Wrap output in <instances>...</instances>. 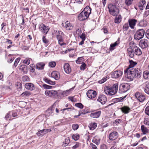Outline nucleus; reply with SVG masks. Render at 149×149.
<instances>
[{"instance_id":"obj_1","label":"nucleus","mask_w":149,"mask_h":149,"mask_svg":"<svg viewBox=\"0 0 149 149\" xmlns=\"http://www.w3.org/2000/svg\"><path fill=\"white\" fill-rule=\"evenodd\" d=\"M108 8L110 14L113 16H116L119 13L118 7L115 3L109 4Z\"/></svg>"},{"instance_id":"obj_2","label":"nucleus","mask_w":149,"mask_h":149,"mask_svg":"<svg viewBox=\"0 0 149 149\" xmlns=\"http://www.w3.org/2000/svg\"><path fill=\"white\" fill-rule=\"evenodd\" d=\"M142 72L141 70L138 68H132V70H131L130 72L131 76L128 77V79L132 80H133L134 77L136 78H139L141 76Z\"/></svg>"},{"instance_id":"obj_3","label":"nucleus","mask_w":149,"mask_h":149,"mask_svg":"<svg viewBox=\"0 0 149 149\" xmlns=\"http://www.w3.org/2000/svg\"><path fill=\"white\" fill-rule=\"evenodd\" d=\"M130 88L129 84L125 83L120 84L119 87V93H122L128 91Z\"/></svg>"},{"instance_id":"obj_4","label":"nucleus","mask_w":149,"mask_h":149,"mask_svg":"<svg viewBox=\"0 0 149 149\" xmlns=\"http://www.w3.org/2000/svg\"><path fill=\"white\" fill-rule=\"evenodd\" d=\"M145 31L143 29H139L137 31L134 35V39L139 40L142 39L144 36Z\"/></svg>"},{"instance_id":"obj_5","label":"nucleus","mask_w":149,"mask_h":149,"mask_svg":"<svg viewBox=\"0 0 149 149\" xmlns=\"http://www.w3.org/2000/svg\"><path fill=\"white\" fill-rule=\"evenodd\" d=\"M45 94L47 96L53 98H56L58 96L57 92L54 90H46L45 91Z\"/></svg>"},{"instance_id":"obj_6","label":"nucleus","mask_w":149,"mask_h":149,"mask_svg":"<svg viewBox=\"0 0 149 149\" xmlns=\"http://www.w3.org/2000/svg\"><path fill=\"white\" fill-rule=\"evenodd\" d=\"M135 96L138 100L140 102H143L146 99L145 96L141 93L137 92L135 94Z\"/></svg>"},{"instance_id":"obj_7","label":"nucleus","mask_w":149,"mask_h":149,"mask_svg":"<svg viewBox=\"0 0 149 149\" xmlns=\"http://www.w3.org/2000/svg\"><path fill=\"white\" fill-rule=\"evenodd\" d=\"M123 74V72L120 70H116L113 72L111 74V77L113 78L116 79L120 77Z\"/></svg>"},{"instance_id":"obj_8","label":"nucleus","mask_w":149,"mask_h":149,"mask_svg":"<svg viewBox=\"0 0 149 149\" xmlns=\"http://www.w3.org/2000/svg\"><path fill=\"white\" fill-rule=\"evenodd\" d=\"M139 45L142 48L145 49L148 46V42L147 39H143L140 41Z\"/></svg>"},{"instance_id":"obj_9","label":"nucleus","mask_w":149,"mask_h":149,"mask_svg":"<svg viewBox=\"0 0 149 149\" xmlns=\"http://www.w3.org/2000/svg\"><path fill=\"white\" fill-rule=\"evenodd\" d=\"M39 29L44 34L46 35L49 29V27L47 26L45 24H42L40 25Z\"/></svg>"},{"instance_id":"obj_10","label":"nucleus","mask_w":149,"mask_h":149,"mask_svg":"<svg viewBox=\"0 0 149 149\" xmlns=\"http://www.w3.org/2000/svg\"><path fill=\"white\" fill-rule=\"evenodd\" d=\"M101 113V111L98 110H94L91 113L90 116L94 118H97L100 117Z\"/></svg>"},{"instance_id":"obj_11","label":"nucleus","mask_w":149,"mask_h":149,"mask_svg":"<svg viewBox=\"0 0 149 149\" xmlns=\"http://www.w3.org/2000/svg\"><path fill=\"white\" fill-rule=\"evenodd\" d=\"M87 97L90 98H93L95 97L97 95L96 92L95 91L93 90H88L86 93Z\"/></svg>"},{"instance_id":"obj_12","label":"nucleus","mask_w":149,"mask_h":149,"mask_svg":"<svg viewBox=\"0 0 149 149\" xmlns=\"http://www.w3.org/2000/svg\"><path fill=\"white\" fill-rule=\"evenodd\" d=\"M118 137V133L116 131H114L110 133L109 136V139L112 141L115 140Z\"/></svg>"},{"instance_id":"obj_13","label":"nucleus","mask_w":149,"mask_h":149,"mask_svg":"<svg viewBox=\"0 0 149 149\" xmlns=\"http://www.w3.org/2000/svg\"><path fill=\"white\" fill-rule=\"evenodd\" d=\"M104 91L106 94H107L108 93L109 95H113L116 93L115 92L114 89L111 87H107V90L104 89Z\"/></svg>"},{"instance_id":"obj_14","label":"nucleus","mask_w":149,"mask_h":149,"mask_svg":"<svg viewBox=\"0 0 149 149\" xmlns=\"http://www.w3.org/2000/svg\"><path fill=\"white\" fill-rule=\"evenodd\" d=\"M97 101L100 102L102 104H104L107 101V97L104 95H101L99 96Z\"/></svg>"},{"instance_id":"obj_15","label":"nucleus","mask_w":149,"mask_h":149,"mask_svg":"<svg viewBox=\"0 0 149 149\" xmlns=\"http://www.w3.org/2000/svg\"><path fill=\"white\" fill-rule=\"evenodd\" d=\"M88 16L87 14H86L82 11L79 15L78 18L80 21H83L87 19Z\"/></svg>"},{"instance_id":"obj_16","label":"nucleus","mask_w":149,"mask_h":149,"mask_svg":"<svg viewBox=\"0 0 149 149\" xmlns=\"http://www.w3.org/2000/svg\"><path fill=\"white\" fill-rule=\"evenodd\" d=\"M137 22V20L135 19H130L128 20L130 27L132 29H134Z\"/></svg>"},{"instance_id":"obj_17","label":"nucleus","mask_w":149,"mask_h":149,"mask_svg":"<svg viewBox=\"0 0 149 149\" xmlns=\"http://www.w3.org/2000/svg\"><path fill=\"white\" fill-rule=\"evenodd\" d=\"M51 77L54 78L55 80H58L60 77V74L59 72L56 71H53L51 73Z\"/></svg>"},{"instance_id":"obj_18","label":"nucleus","mask_w":149,"mask_h":149,"mask_svg":"<svg viewBox=\"0 0 149 149\" xmlns=\"http://www.w3.org/2000/svg\"><path fill=\"white\" fill-rule=\"evenodd\" d=\"M63 68L64 71L66 73L69 74L70 73L71 70L70 65L68 63H66L65 64Z\"/></svg>"},{"instance_id":"obj_19","label":"nucleus","mask_w":149,"mask_h":149,"mask_svg":"<svg viewBox=\"0 0 149 149\" xmlns=\"http://www.w3.org/2000/svg\"><path fill=\"white\" fill-rule=\"evenodd\" d=\"M134 52V54L137 55H140L142 54V51L137 46H135L133 47Z\"/></svg>"},{"instance_id":"obj_20","label":"nucleus","mask_w":149,"mask_h":149,"mask_svg":"<svg viewBox=\"0 0 149 149\" xmlns=\"http://www.w3.org/2000/svg\"><path fill=\"white\" fill-rule=\"evenodd\" d=\"M45 65V63L43 62H40L36 64V69L38 70H41L44 69Z\"/></svg>"},{"instance_id":"obj_21","label":"nucleus","mask_w":149,"mask_h":149,"mask_svg":"<svg viewBox=\"0 0 149 149\" xmlns=\"http://www.w3.org/2000/svg\"><path fill=\"white\" fill-rule=\"evenodd\" d=\"M128 55L131 58H133L134 56V52L133 48L129 47L127 49Z\"/></svg>"},{"instance_id":"obj_22","label":"nucleus","mask_w":149,"mask_h":149,"mask_svg":"<svg viewBox=\"0 0 149 149\" xmlns=\"http://www.w3.org/2000/svg\"><path fill=\"white\" fill-rule=\"evenodd\" d=\"M25 88L31 91L33 90L34 89V85L31 83H28L25 85Z\"/></svg>"},{"instance_id":"obj_23","label":"nucleus","mask_w":149,"mask_h":149,"mask_svg":"<svg viewBox=\"0 0 149 149\" xmlns=\"http://www.w3.org/2000/svg\"><path fill=\"white\" fill-rule=\"evenodd\" d=\"M19 70L24 74H25L27 73V66L25 65H21L20 67Z\"/></svg>"},{"instance_id":"obj_24","label":"nucleus","mask_w":149,"mask_h":149,"mask_svg":"<svg viewBox=\"0 0 149 149\" xmlns=\"http://www.w3.org/2000/svg\"><path fill=\"white\" fill-rule=\"evenodd\" d=\"M91 9L88 6H87L82 11L89 16L91 13Z\"/></svg>"},{"instance_id":"obj_25","label":"nucleus","mask_w":149,"mask_h":149,"mask_svg":"<svg viewBox=\"0 0 149 149\" xmlns=\"http://www.w3.org/2000/svg\"><path fill=\"white\" fill-rule=\"evenodd\" d=\"M122 112L124 113H129L130 109L127 106H125L122 107L120 109Z\"/></svg>"},{"instance_id":"obj_26","label":"nucleus","mask_w":149,"mask_h":149,"mask_svg":"<svg viewBox=\"0 0 149 149\" xmlns=\"http://www.w3.org/2000/svg\"><path fill=\"white\" fill-rule=\"evenodd\" d=\"M126 96L127 95H125L124 97L113 99H112V101L115 103L122 102L124 100V99L125 98Z\"/></svg>"},{"instance_id":"obj_27","label":"nucleus","mask_w":149,"mask_h":149,"mask_svg":"<svg viewBox=\"0 0 149 149\" xmlns=\"http://www.w3.org/2000/svg\"><path fill=\"white\" fill-rule=\"evenodd\" d=\"M43 80L48 84L53 85H55V82L52 81L46 77H44L43 79Z\"/></svg>"},{"instance_id":"obj_28","label":"nucleus","mask_w":149,"mask_h":149,"mask_svg":"<svg viewBox=\"0 0 149 149\" xmlns=\"http://www.w3.org/2000/svg\"><path fill=\"white\" fill-rule=\"evenodd\" d=\"M146 5V1L144 0H141L139 3V7L141 10H142L143 8L145 7Z\"/></svg>"},{"instance_id":"obj_29","label":"nucleus","mask_w":149,"mask_h":149,"mask_svg":"<svg viewBox=\"0 0 149 149\" xmlns=\"http://www.w3.org/2000/svg\"><path fill=\"white\" fill-rule=\"evenodd\" d=\"M130 68H129V67L126 68V69L124 71V73L125 75V76L126 77H127L128 79V77H129L130 76H131V74H130V71L131 70H132V68L129 69Z\"/></svg>"},{"instance_id":"obj_30","label":"nucleus","mask_w":149,"mask_h":149,"mask_svg":"<svg viewBox=\"0 0 149 149\" xmlns=\"http://www.w3.org/2000/svg\"><path fill=\"white\" fill-rule=\"evenodd\" d=\"M65 26L64 27L66 29L68 30H71V28H72V26L71 25L70 22L68 21H67L65 22Z\"/></svg>"},{"instance_id":"obj_31","label":"nucleus","mask_w":149,"mask_h":149,"mask_svg":"<svg viewBox=\"0 0 149 149\" xmlns=\"http://www.w3.org/2000/svg\"><path fill=\"white\" fill-rule=\"evenodd\" d=\"M144 90L146 94H149V82H146V83Z\"/></svg>"},{"instance_id":"obj_32","label":"nucleus","mask_w":149,"mask_h":149,"mask_svg":"<svg viewBox=\"0 0 149 149\" xmlns=\"http://www.w3.org/2000/svg\"><path fill=\"white\" fill-rule=\"evenodd\" d=\"M129 62L130 63V65L128 66L129 68H132L137 63L136 62H134L132 60H129Z\"/></svg>"},{"instance_id":"obj_33","label":"nucleus","mask_w":149,"mask_h":149,"mask_svg":"<svg viewBox=\"0 0 149 149\" xmlns=\"http://www.w3.org/2000/svg\"><path fill=\"white\" fill-rule=\"evenodd\" d=\"M143 76L146 79H149V71L148 70L144 71L143 73Z\"/></svg>"},{"instance_id":"obj_34","label":"nucleus","mask_w":149,"mask_h":149,"mask_svg":"<svg viewBox=\"0 0 149 149\" xmlns=\"http://www.w3.org/2000/svg\"><path fill=\"white\" fill-rule=\"evenodd\" d=\"M141 129L142 132L144 134H146L148 133V129L144 125H142L141 127Z\"/></svg>"},{"instance_id":"obj_35","label":"nucleus","mask_w":149,"mask_h":149,"mask_svg":"<svg viewBox=\"0 0 149 149\" xmlns=\"http://www.w3.org/2000/svg\"><path fill=\"white\" fill-rule=\"evenodd\" d=\"M70 142V139L69 137L66 138L65 140V141L63 142V146L65 147L68 146Z\"/></svg>"},{"instance_id":"obj_36","label":"nucleus","mask_w":149,"mask_h":149,"mask_svg":"<svg viewBox=\"0 0 149 149\" xmlns=\"http://www.w3.org/2000/svg\"><path fill=\"white\" fill-rule=\"evenodd\" d=\"M84 58L83 57H78L76 61V62L77 64H80L81 63H83L82 61H84Z\"/></svg>"},{"instance_id":"obj_37","label":"nucleus","mask_w":149,"mask_h":149,"mask_svg":"<svg viewBox=\"0 0 149 149\" xmlns=\"http://www.w3.org/2000/svg\"><path fill=\"white\" fill-rule=\"evenodd\" d=\"M117 42L116 41L113 43L111 44L110 46V49L111 51L113 50L114 49V47L116 46L118 44Z\"/></svg>"},{"instance_id":"obj_38","label":"nucleus","mask_w":149,"mask_h":149,"mask_svg":"<svg viewBox=\"0 0 149 149\" xmlns=\"http://www.w3.org/2000/svg\"><path fill=\"white\" fill-rule=\"evenodd\" d=\"M121 21V16L119 15L118 17H116L115 19V22L116 23H119Z\"/></svg>"},{"instance_id":"obj_39","label":"nucleus","mask_w":149,"mask_h":149,"mask_svg":"<svg viewBox=\"0 0 149 149\" xmlns=\"http://www.w3.org/2000/svg\"><path fill=\"white\" fill-rule=\"evenodd\" d=\"M79 135L78 134H73L72 136V139L75 141L77 140L79 138Z\"/></svg>"},{"instance_id":"obj_40","label":"nucleus","mask_w":149,"mask_h":149,"mask_svg":"<svg viewBox=\"0 0 149 149\" xmlns=\"http://www.w3.org/2000/svg\"><path fill=\"white\" fill-rule=\"evenodd\" d=\"M16 86L17 87V89L18 90H20L22 88V84L19 82H17L15 84Z\"/></svg>"},{"instance_id":"obj_41","label":"nucleus","mask_w":149,"mask_h":149,"mask_svg":"<svg viewBox=\"0 0 149 149\" xmlns=\"http://www.w3.org/2000/svg\"><path fill=\"white\" fill-rule=\"evenodd\" d=\"M22 80L23 81H29L30 79L28 76L24 75L22 77Z\"/></svg>"},{"instance_id":"obj_42","label":"nucleus","mask_w":149,"mask_h":149,"mask_svg":"<svg viewBox=\"0 0 149 149\" xmlns=\"http://www.w3.org/2000/svg\"><path fill=\"white\" fill-rule=\"evenodd\" d=\"M42 87L45 89H51L52 86H49L45 84H44L42 85Z\"/></svg>"},{"instance_id":"obj_43","label":"nucleus","mask_w":149,"mask_h":149,"mask_svg":"<svg viewBox=\"0 0 149 149\" xmlns=\"http://www.w3.org/2000/svg\"><path fill=\"white\" fill-rule=\"evenodd\" d=\"M118 83H116L114 84L113 86L111 87L114 89L115 93H117L118 91Z\"/></svg>"},{"instance_id":"obj_44","label":"nucleus","mask_w":149,"mask_h":149,"mask_svg":"<svg viewBox=\"0 0 149 149\" xmlns=\"http://www.w3.org/2000/svg\"><path fill=\"white\" fill-rule=\"evenodd\" d=\"M31 93L28 91H25L23 93L21 94V96H29L31 95Z\"/></svg>"},{"instance_id":"obj_45","label":"nucleus","mask_w":149,"mask_h":149,"mask_svg":"<svg viewBox=\"0 0 149 149\" xmlns=\"http://www.w3.org/2000/svg\"><path fill=\"white\" fill-rule=\"evenodd\" d=\"M30 60L29 59L26 58L23 61V63L26 64V65H28L30 63Z\"/></svg>"},{"instance_id":"obj_46","label":"nucleus","mask_w":149,"mask_h":149,"mask_svg":"<svg viewBox=\"0 0 149 149\" xmlns=\"http://www.w3.org/2000/svg\"><path fill=\"white\" fill-rule=\"evenodd\" d=\"M63 38L60 40H59L58 41V44L61 46H62L64 45H66V43L63 42Z\"/></svg>"},{"instance_id":"obj_47","label":"nucleus","mask_w":149,"mask_h":149,"mask_svg":"<svg viewBox=\"0 0 149 149\" xmlns=\"http://www.w3.org/2000/svg\"><path fill=\"white\" fill-rule=\"evenodd\" d=\"M30 66L31 68L30 69L31 71L32 72H34L35 70V65L33 64H31L30 65Z\"/></svg>"},{"instance_id":"obj_48","label":"nucleus","mask_w":149,"mask_h":149,"mask_svg":"<svg viewBox=\"0 0 149 149\" xmlns=\"http://www.w3.org/2000/svg\"><path fill=\"white\" fill-rule=\"evenodd\" d=\"M49 66L52 68L54 67L56 65V63L54 61H52L49 62Z\"/></svg>"},{"instance_id":"obj_49","label":"nucleus","mask_w":149,"mask_h":149,"mask_svg":"<svg viewBox=\"0 0 149 149\" xmlns=\"http://www.w3.org/2000/svg\"><path fill=\"white\" fill-rule=\"evenodd\" d=\"M75 106L80 109H82L84 107L83 105L81 103H78L75 104Z\"/></svg>"},{"instance_id":"obj_50","label":"nucleus","mask_w":149,"mask_h":149,"mask_svg":"<svg viewBox=\"0 0 149 149\" xmlns=\"http://www.w3.org/2000/svg\"><path fill=\"white\" fill-rule=\"evenodd\" d=\"M72 127L74 130H76L78 128L79 126L77 124H75L72 125Z\"/></svg>"},{"instance_id":"obj_51","label":"nucleus","mask_w":149,"mask_h":149,"mask_svg":"<svg viewBox=\"0 0 149 149\" xmlns=\"http://www.w3.org/2000/svg\"><path fill=\"white\" fill-rule=\"evenodd\" d=\"M36 134L38 136H42L44 135L42 130L38 132Z\"/></svg>"},{"instance_id":"obj_52","label":"nucleus","mask_w":149,"mask_h":149,"mask_svg":"<svg viewBox=\"0 0 149 149\" xmlns=\"http://www.w3.org/2000/svg\"><path fill=\"white\" fill-rule=\"evenodd\" d=\"M133 0H125V3L127 6L131 5L132 3Z\"/></svg>"},{"instance_id":"obj_53","label":"nucleus","mask_w":149,"mask_h":149,"mask_svg":"<svg viewBox=\"0 0 149 149\" xmlns=\"http://www.w3.org/2000/svg\"><path fill=\"white\" fill-rule=\"evenodd\" d=\"M43 42L45 44H47L49 42V40L46 38L45 36H43L42 38Z\"/></svg>"},{"instance_id":"obj_54","label":"nucleus","mask_w":149,"mask_h":149,"mask_svg":"<svg viewBox=\"0 0 149 149\" xmlns=\"http://www.w3.org/2000/svg\"><path fill=\"white\" fill-rule=\"evenodd\" d=\"M11 116L10 115V113H8L6 114L5 117V118L6 120H10Z\"/></svg>"},{"instance_id":"obj_55","label":"nucleus","mask_w":149,"mask_h":149,"mask_svg":"<svg viewBox=\"0 0 149 149\" xmlns=\"http://www.w3.org/2000/svg\"><path fill=\"white\" fill-rule=\"evenodd\" d=\"M128 28V24L127 23L125 24L123 26V29L125 31L127 30Z\"/></svg>"},{"instance_id":"obj_56","label":"nucleus","mask_w":149,"mask_h":149,"mask_svg":"<svg viewBox=\"0 0 149 149\" xmlns=\"http://www.w3.org/2000/svg\"><path fill=\"white\" fill-rule=\"evenodd\" d=\"M97 125L96 123H93V124L90 127V130H94L97 127Z\"/></svg>"},{"instance_id":"obj_57","label":"nucleus","mask_w":149,"mask_h":149,"mask_svg":"<svg viewBox=\"0 0 149 149\" xmlns=\"http://www.w3.org/2000/svg\"><path fill=\"white\" fill-rule=\"evenodd\" d=\"M20 60V58H18L15 59L14 64V65L16 67L17 65V64L18 63Z\"/></svg>"},{"instance_id":"obj_58","label":"nucleus","mask_w":149,"mask_h":149,"mask_svg":"<svg viewBox=\"0 0 149 149\" xmlns=\"http://www.w3.org/2000/svg\"><path fill=\"white\" fill-rule=\"evenodd\" d=\"M149 15V10L145 11L143 15V17L146 18Z\"/></svg>"},{"instance_id":"obj_59","label":"nucleus","mask_w":149,"mask_h":149,"mask_svg":"<svg viewBox=\"0 0 149 149\" xmlns=\"http://www.w3.org/2000/svg\"><path fill=\"white\" fill-rule=\"evenodd\" d=\"M86 64L84 62L80 66V69L81 70H84L86 68Z\"/></svg>"},{"instance_id":"obj_60","label":"nucleus","mask_w":149,"mask_h":149,"mask_svg":"<svg viewBox=\"0 0 149 149\" xmlns=\"http://www.w3.org/2000/svg\"><path fill=\"white\" fill-rule=\"evenodd\" d=\"M107 77H106V78L104 77L102 79L99 81H98V83L100 84H102L104 83L107 80Z\"/></svg>"},{"instance_id":"obj_61","label":"nucleus","mask_w":149,"mask_h":149,"mask_svg":"<svg viewBox=\"0 0 149 149\" xmlns=\"http://www.w3.org/2000/svg\"><path fill=\"white\" fill-rule=\"evenodd\" d=\"M42 130L44 135H45V134H46L47 132H51V129H43Z\"/></svg>"},{"instance_id":"obj_62","label":"nucleus","mask_w":149,"mask_h":149,"mask_svg":"<svg viewBox=\"0 0 149 149\" xmlns=\"http://www.w3.org/2000/svg\"><path fill=\"white\" fill-rule=\"evenodd\" d=\"M144 123L146 125H149V119L148 118H145Z\"/></svg>"},{"instance_id":"obj_63","label":"nucleus","mask_w":149,"mask_h":149,"mask_svg":"<svg viewBox=\"0 0 149 149\" xmlns=\"http://www.w3.org/2000/svg\"><path fill=\"white\" fill-rule=\"evenodd\" d=\"M75 143V145L72 147V148L73 149H76L79 146L80 143L77 142H76Z\"/></svg>"},{"instance_id":"obj_64","label":"nucleus","mask_w":149,"mask_h":149,"mask_svg":"<svg viewBox=\"0 0 149 149\" xmlns=\"http://www.w3.org/2000/svg\"><path fill=\"white\" fill-rule=\"evenodd\" d=\"M145 113L147 115L149 116V106H147L145 109Z\"/></svg>"}]
</instances>
